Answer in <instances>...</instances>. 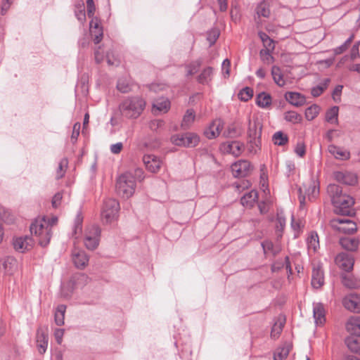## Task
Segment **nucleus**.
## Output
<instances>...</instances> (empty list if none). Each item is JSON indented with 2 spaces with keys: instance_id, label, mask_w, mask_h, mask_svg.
Segmentation results:
<instances>
[{
  "instance_id": "nucleus-11",
  "label": "nucleus",
  "mask_w": 360,
  "mask_h": 360,
  "mask_svg": "<svg viewBox=\"0 0 360 360\" xmlns=\"http://www.w3.org/2000/svg\"><path fill=\"white\" fill-rule=\"evenodd\" d=\"M335 262L340 269L349 272L353 269L354 258L346 252H340L335 257Z\"/></svg>"
},
{
  "instance_id": "nucleus-12",
  "label": "nucleus",
  "mask_w": 360,
  "mask_h": 360,
  "mask_svg": "<svg viewBox=\"0 0 360 360\" xmlns=\"http://www.w3.org/2000/svg\"><path fill=\"white\" fill-rule=\"evenodd\" d=\"M243 144L238 141H229L223 143L220 146L221 152L231 154L235 157L239 156L243 151Z\"/></svg>"
},
{
  "instance_id": "nucleus-37",
  "label": "nucleus",
  "mask_w": 360,
  "mask_h": 360,
  "mask_svg": "<svg viewBox=\"0 0 360 360\" xmlns=\"http://www.w3.org/2000/svg\"><path fill=\"white\" fill-rule=\"evenodd\" d=\"M66 311V306L64 304H60L58 306L55 314V323L56 325L61 326L65 323V314Z\"/></svg>"
},
{
  "instance_id": "nucleus-58",
  "label": "nucleus",
  "mask_w": 360,
  "mask_h": 360,
  "mask_svg": "<svg viewBox=\"0 0 360 360\" xmlns=\"http://www.w3.org/2000/svg\"><path fill=\"white\" fill-rule=\"evenodd\" d=\"M117 89L122 93H127L130 91V87L124 79H120L118 80L117 84Z\"/></svg>"
},
{
  "instance_id": "nucleus-4",
  "label": "nucleus",
  "mask_w": 360,
  "mask_h": 360,
  "mask_svg": "<svg viewBox=\"0 0 360 360\" xmlns=\"http://www.w3.org/2000/svg\"><path fill=\"white\" fill-rule=\"evenodd\" d=\"M136 188L135 177L129 172L120 175L116 181V192L124 198L133 195Z\"/></svg>"
},
{
  "instance_id": "nucleus-18",
  "label": "nucleus",
  "mask_w": 360,
  "mask_h": 360,
  "mask_svg": "<svg viewBox=\"0 0 360 360\" xmlns=\"http://www.w3.org/2000/svg\"><path fill=\"white\" fill-rule=\"evenodd\" d=\"M72 260L77 268L84 269L88 264L89 257L84 250L74 249Z\"/></svg>"
},
{
  "instance_id": "nucleus-30",
  "label": "nucleus",
  "mask_w": 360,
  "mask_h": 360,
  "mask_svg": "<svg viewBox=\"0 0 360 360\" xmlns=\"http://www.w3.org/2000/svg\"><path fill=\"white\" fill-rule=\"evenodd\" d=\"M258 198V193L255 190H252L251 191L245 193L241 198V204L243 206H246L248 207H251L254 205V204L257 202Z\"/></svg>"
},
{
  "instance_id": "nucleus-2",
  "label": "nucleus",
  "mask_w": 360,
  "mask_h": 360,
  "mask_svg": "<svg viewBox=\"0 0 360 360\" xmlns=\"http://www.w3.org/2000/svg\"><path fill=\"white\" fill-rule=\"evenodd\" d=\"M32 235L37 238L39 245L41 247L47 246L52 236L51 224L46 221V217L36 219L30 227Z\"/></svg>"
},
{
  "instance_id": "nucleus-31",
  "label": "nucleus",
  "mask_w": 360,
  "mask_h": 360,
  "mask_svg": "<svg viewBox=\"0 0 360 360\" xmlns=\"http://www.w3.org/2000/svg\"><path fill=\"white\" fill-rule=\"evenodd\" d=\"M271 75L274 82L279 86H283L285 85L286 82L284 78V75L281 70V69L276 66L274 65L271 68Z\"/></svg>"
},
{
  "instance_id": "nucleus-10",
  "label": "nucleus",
  "mask_w": 360,
  "mask_h": 360,
  "mask_svg": "<svg viewBox=\"0 0 360 360\" xmlns=\"http://www.w3.org/2000/svg\"><path fill=\"white\" fill-rule=\"evenodd\" d=\"M333 226L338 231L350 234L354 233L356 229V224L352 220L345 218H337L333 220Z\"/></svg>"
},
{
  "instance_id": "nucleus-53",
  "label": "nucleus",
  "mask_w": 360,
  "mask_h": 360,
  "mask_svg": "<svg viewBox=\"0 0 360 360\" xmlns=\"http://www.w3.org/2000/svg\"><path fill=\"white\" fill-rule=\"evenodd\" d=\"M186 133L181 135H174L171 137V141L173 144L178 146H184L185 147V141H186Z\"/></svg>"
},
{
  "instance_id": "nucleus-33",
  "label": "nucleus",
  "mask_w": 360,
  "mask_h": 360,
  "mask_svg": "<svg viewBox=\"0 0 360 360\" xmlns=\"http://www.w3.org/2000/svg\"><path fill=\"white\" fill-rule=\"evenodd\" d=\"M262 246L264 254L271 253L273 255H276L281 251V247L279 244L274 245L270 240H264L262 243Z\"/></svg>"
},
{
  "instance_id": "nucleus-8",
  "label": "nucleus",
  "mask_w": 360,
  "mask_h": 360,
  "mask_svg": "<svg viewBox=\"0 0 360 360\" xmlns=\"http://www.w3.org/2000/svg\"><path fill=\"white\" fill-rule=\"evenodd\" d=\"M89 277L84 274H78L72 277L67 285L61 286V296L64 298H69L73 291V286H83L89 281Z\"/></svg>"
},
{
  "instance_id": "nucleus-29",
  "label": "nucleus",
  "mask_w": 360,
  "mask_h": 360,
  "mask_svg": "<svg viewBox=\"0 0 360 360\" xmlns=\"http://www.w3.org/2000/svg\"><path fill=\"white\" fill-rule=\"evenodd\" d=\"M286 100L295 106H302L305 103V97L300 93L288 92L285 94Z\"/></svg>"
},
{
  "instance_id": "nucleus-17",
  "label": "nucleus",
  "mask_w": 360,
  "mask_h": 360,
  "mask_svg": "<svg viewBox=\"0 0 360 360\" xmlns=\"http://www.w3.org/2000/svg\"><path fill=\"white\" fill-rule=\"evenodd\" d=\"M334 177L337 181L348 186H354L358 181L356 174L350 172H336Z\"/></svg>"
},
{
  "instance_id": "nucleus-39",
  "label": "nucleus",
  "mask_w": 360,
  "mask_h": 360,
  "mask_svg": "<svg viewBox=\"0 0 360 360\" xmlns=\"http://www.w3.org/2000/svg\"><path fill=\"white\" fill-rule=\"evenodd\" d=\"M307 247L309 251L315 252L319 248V240L316 232H311L307 240Z\"/></svg>"
},
{
  "instance_id": "nucleus-1",
  "label": "nucleus",
  "mask_w": 360,
  "mask_h": 360,
  "mask_svg": "<svg viewBox=\"0 0 360 360\" xmlns=\"http://www.w3.org/2000/svg\"><path fill=\"white\" fill-rule=\"evenodd\" d=\"M327 191L330 196L333 205L338 213L342 215H349L351 207L354 204V200L350 195L343 194L342 188L336 184H330Z\"/></svg>"
},
{
  "instance_id": "nucleus-60",
  "label": "nucleus",
  "mask_w": 360,
  "mask_h": 360,
  "mask_svg": "<svg viewBox=\"0 0 360 360\" xmlns=\"http://www.w3.org/2000/svg\"><path fill=\"white\" fill-rule=\"evenodd\" d=\"M64 333L65 330L62 328H56L54 331V337L58 345H60L63 342Z\"/></svg>"
},
{
  "instance_id": "nucleus-5",
  "label": "nucleus",
  "mask_w": 360,
  "mask_h": 360,
  "mask_svg": "<svg viewBox=\"0 0 360 360\" xmlns=\"http://www.w3.org/2000/svg\"><path fill=\"white\" fill-rule=\"evenodd\" d=\"M262 135V125L257 119L249 120L248 136L250 138L249 150L256 153L260 148Z\"/></svg>"
},
{
  "instance_id": "nucleus-3",
  "label": "nucleus",
  "mask_w": 360,
  "mask_h": 360,
  "mask_svg": "<svg viewBox=\"0 0 360 360\" xmlns=\"http://www.w3.org/2000/svg\"><path fill=\"white\" fill-rule=\"evenodd\" d=\"M146 106V101L141 97H129L120 105L122 115L127 118L136 119L140 116Z\"/></svg>"
},
{
  "instance_id": "nucleus-15",
  "label": "nucleus",
  "mask_w": 360,
  "mask_h": 360,
  "mask_svg": "<svg viewBox=\"0 0 360 360\" xmlns=\"http://www.w3.org/2000/svg\"><path fill=\"white\" fill-rule=\"evenodd\" d=\"M33 245V240L29 236L18 237L13 240L14 249L20 252H25L31 250Z\"/></svg>"
},
{
  "instance_id": "nucleus-56",
  "label": "nucleus",
  "mask_w": 360,
  "mask_h": 360,
  "mask_svg": "<svg viewBox=\"0 0 360 360\" xmlns=\"http://www.w3.org/2000/svg\"><path fill=\"white\" fill-rule=\"evenodd\" d=\"M83 221V217L80 213L77 214L75 219V224L73 228V232L75 235L79 233L82 231V225Z\"/></svg>"
},
{
  "instance_id": "nucleus-50",
  "label": "nucleus",
  "mask_w": 360,
  "mask_h": 360,
  "mask_svg": "<svg viewBox=\"0 0 360 360\" xmlns=\"http://www.w3.org/2000/svg\"><path fill=\"white\" fill-rule=\"evenodd\" d=\"M238 98L242 101H248L253 96V90L250 87H245L238 94Z\"/></svg>"
},
{
  "instance_id": "nucleus-63",
  "label": "nucleus",
  "mask_w": 360,
  "mask_h": 360,
  "mask_svg": "<svg viewBox=\"0 0 360 360\" xmlns=\"http://www.w3.org/2000/svg\"><path fill=\"white\" fill-rule=\"evenodd\" d=\"M62 198H63V195H62L61 193L58 192V193H56L54 195V196L53 197V199L51 201L52 206L54 208H57L60 205Z\"/></svg>"
},
{
  "instance_id": "nucleus-45",
  "label": "nucleus",
  "mask_w": 360,
  "mask_h": 360,
  "mask_svg": "<svg viewBox=\"0 0 360 360\" xmlns=\"http://www.w3.org/2000/svg\"><path fill=\"white\" fill-rule=\"evenodd\" d=\"M345 343L349 348L353 352L357 353L360 348V340L356 339L352 336H349L346 338Z\"/></svg>"
},
{
  "instance_id": "nucleus-44",
  "label": "nucleus",
  "mask_w": 360,
  "mask_h": 360,
  "mask_svg": "<svg viewBox=\"0 0 360 360\" xmlns=\"http://www.w3.org/2000/svg\"><path fill=\"white\" fill-rule=\"evenodd\" d=\"M165 121L160 119H155L150 120L148 126L149 129L155 133H160L165 128Z\"/></svg>"
},
{
  "instance_id": "nucleus-22",
  "label": "nucleus",
  "mask_w": 360,
  "mask_h": 360,
  "mask_svg": "<svg viewBox=\"0 0 360 360\" xmlns=\"http://www.w3.org/2000/svg\"><path fill=\"white\" fill-rule=\"evenodd\" d=\"M341 247L350 252H356L359 246V240L353 237H342L339 241Z\"/></svg>"
},
{
  "instance_id": "nucleus-43",
  "label": "nucleus",
  "mask_w": 360,
  "mask_h": 360,
  "mask_svg": "<svg viewBox=\"0 0 360 360\" xmlns=\"http://www.w3.org/2000/svg\"><path fill=\"white\" fill-rule=\"evenodd\" d=\"M272 141L275 145L284 146L288 141V136L281 131H276L272 136Z\"/></svg>"
},
{
  "instance_id": "nucleus-59",
  "label": "nucleus",
  "mask_w": 360,
  "mask_h": 360,
  "mask_svg": "<svg viewBox=\"0 0 360 360\" xmlns=\"http://www.w3.org/2000/svg\"><path fill=\"white\" fill-rule=\"evenodd\" d=\"M305 145L303 142H298L295 146V152L300 156L303 157L305 154Z\"/></svg>"
},
{
  "instance_id": "nucleus-38",
  "label": "nucleus",
  "mask_w": 360,
  "mask_h": 360,
  "mask_svg": "<svg viewBox=\"0 0 360 360\" xmlns=\"http://www.w3.org/2000/svg\"><path fill=\"white\" fill-rule=\"evenodd\" d=\"M241 128L236 124H229L223 133V136L225 137H237L241 134Z\"/></svg>"
},
{
  "instance_id": "nucleus-47",
  "label": "nucleus",
  "mask_w": 360,
  "mask_h": 360,
  "mask_svg": "<svg viewBox=\"0 0 360 360\" xmlns=\"http://www.w3.org/2000/svg\"><path fill=\"white\" fill-rule=\"evenodd\" d=\"M320 107L318 105H312L305 110V117L308 120H314L319 113Z\"/></svg>"
},
{
  "instance_id": "nucleus-40",
  "label": "nucleus",
  "mask_w": 360,
  "mask_h": 360,
  "mask_svg": "<svg viewBox=\"0 0 360 360\" xmlns=\"http://www.w3.org/2000/svg\"><path fill=\"white\" fill-rule=\"evenodd\" d=\"M195 120L194 111L191 109L187 110L186 114L183 117V120L181 127L183 129L188 128Z\"/></svg>"
},
{
  "instance_id": "nucleus-55",
  "label": "nucleus",
  "mask_w": 360,
  "mask_h": 360,
  "mask_svg": "<svg viewBox=\"0 0 360 360\" xmlns=\"http://www.w3.org/2000/svg\"><path fill=\"white\" fill-rule=\"evenodd\" d=\"M270 50L262 49L260 51V57L262 60L266 64H270L274 61V57L271 54Z\"/></svg>"
},
{
  "instance_id": "nucleus-42",
  "label": "nucleus",
  "mask_w": 360,
  "mask_h": 360,
  "mask_svg": "<svg viewBox=\"0 0 360 360\" xmlns=\"http://www.w3.org/2000/svg\"><path fill=\"white\" fill-rule=\"evenodd\" d=\"M256 13L258 18H269L270 15L269 6L266 1H262L256 8Z\"/></svg>"
},
{
  "instance_id": "nucleus-13",
  "label": "nucleus",
  "mask_w": 360,
  "mask_h": 360,
  "mask_svg": "<svg viewBox=\"0 0 360 360\" xmlns=\"http://www.w3.org/2000/svg\"><path fill=\"white\" fill-rule=\"evenodd\" d=\"M343 306L349 311L360 313V295L351 293L343 298Z\"/></svg>"
},
{
  "instance_id": "nucleus-24",
  "label": "nucleus",
  "mask_w": 360,
  "mask_h": 360,
  "mask_svg": "<svg viewBox=\"0 0 360 360\" xmlns=\"http://www.w3.org/2000/svg\"><path fill=\"white\" fill-rule=\"evenodd\" d=\"M324 283L323 271L320 266L314 267L311 275V285L314 288L319 289Z\"/></svg>"
},
{
  "instance_id": "nucleus-54",
  "label": "nucleus",
  "mask_w": 360,
  "mask_h": 360,
  "mask_svg": "<svg viewBox=\"0 0 360 360\" xmlns=\"http://www.w3.org/2000/svg\"><path fill=\"white\" fill-rule=\"evenodd\" d=\"M214 75V70L211 67L204 68V85L210 86Z\"/></svg>"
},
{
  "instance_id": "nucleus-6",
  "label": "nucleus",
  "mask_w": 360,
  "mask_h": 360,
  "mask_svg": "<svg viewBox=\"0 0 360 360\" xmlns=\"http://www.w3.org/2000/svg\"><path fill=\"white\" fill-rule=\"evenodd\" d=\"M319 194V187L318 184L314 181H310L307 184H304L303 187L299 188V200L300 207H303L306 203V198L309 201L314 200Z\"/></svg>"
},
{
  "instance_id": "nucleus-46",
  "label": "nucleus",
  "mask_w": 360,
  "mask_h": 360,
  "mask_svg": "<svg viewBox=\"0 0 360 360\" xmlns=\"http://www.w3.org/2000/svg\"><path fill=\"white\" fill-rule=\"evenodd\" d=\"M284 119L292 124H297L301 122L302 116L295 111H288L284 114Z\"/></svg>"
},
{
  "instance_id": "nucleus-36",
  "label": "nucleus",
  "mask_w": 360,
  "mask_h": 360,
  "mask_svg": "<svg viewBox=\"0 0 360 360\" xmlns=\"http://www.w3.org/2000/svg\"><path fill=\"white\" fill-rule=\"evenodd\" d=\"M285 322V319L283 316L278 317L277 321L275 322L274 324L271 332V336L274 339H276L278 338L279 335L281 333L284 324Z\"/></svg>"
},
{
  "instance_id": "nucleus-14",
  "label": "nucleus",
  "mask_w": 360,
  "mask_h": 360,
  "mask_svg": "<svg viewBox=\"0 0 360 360\" xmlns=\"http://www.w3.org/2000/svg\"><path fill=\"white\" fill-rule=\"evenodd\" d=\"M143 162L146 169L151 173H157L162 164L160 158L153 154L145 155L143 157Z\"/></svg>"
},
{
  "instance_id": "nucleus-25",
  "label": "nucleus",
  "mask_w": 360,
  "mask_h": 360,
  "mask_svg": "<svg viewBox=\"0 0 360 360\" xmlns=\"http://www.w3.org/2000/svg\"><path fill=\"white\" fill-rule=\"evenodd\" d=\"M346 329L352 335L360 337V316H352L347 322Z\"/></svg>"
},
{
  "instance_id": "nucleus-7",
  "label": "nucleus",
  "mask_w": 360,
  "mask_h": 360,
  "mask_svg": "<svg viewBox=\"0 0 360 360\" xmlns=\"http://www.w3.org/2000/svg\"><path fill=\"white\" fill-rule=\"evenodd\" d=\"M120 210V204L118 201L113 198L106 199L103 202L101 210L102 220L110 224L117 219Z\"/></svg>"
},
{
  "instance_id": "nucleus-21",
  "label": "nucleus",
  "mask_w": 360,
  "mask_h": 360,
  "mask_svg": "<svg viewBox=\"0 0 360 360\" xmlns=\"http://www.w3.org/2000/svg\"><path fill=\"white\" fill-rule=\"evenodd\" d=\"M223 128V123L220 120L213 121L207 127L206 131H204V135L210 139L217 138Z\"/></svg>"
},
{
  "instance_id": "nucleus-41",
  "label": "nucleus",
  "mask_w": 360,
  "mask_h": 360,
  "mask_svg": "<svg viewBox=\"0 0 360 360\" xmlns=\"http://www.w3.org/2000/svg\"><path fill=\"white\" fill-rule=\"evenodd\" d=\"M338 111L339 108L338 106H333L330 108L326 114V120L328 122L331 124L338 123Z\"/></svg>"
},
{
  "instance_id": "nucleus-52",
  "label": "nucleus",
  "mask_w": 360,
  "mask_h": 360,
  "mask_svg": "<svg viewBox=\"0 0 360 360\" xmlns=\"http://www.w3.org/2000/svg\"><path fill=\"white\" fill-rule=\"evenodd\" d=\"M285 226V218L283 215V212H280L277 213L276 220V229L277 232H282Z\"/></svg>"
},
{
  "instance_id": "nucleus-26",
  "label": "nucleus",
  "mask_w": 360,
  "mask_h": 360,
  "mask_svg": "<svg viewBox=\"0 0 360 360\" xmlns=\"http://www.w3.org/2000/svg\"><path fill=\"white\" fill-rule=\"evenodd\" d=\"M341 279L343 285L347 288L355 289L360 288V279L352 274H342Z\"/></svg>"
},
{
  "instance_id": "nucleus-28",
  "label": "nucleus",
  "mask_w": 360,
  "mask_h": 360,
  "mask_svg": "<svg viewBox=\"0 0 360 360\" xmlns=\"http://www.w3.org/2000/svg\"><path fill=\"white\" fill-rule=\"evenodd\" d=\"M36 339L39 353H45L48 346V335L41 330H37Z\"/></svg>"
},
{
  "instance_id": "nucleus-9",
  "label": "nucleus",
  "mask_w": 360,
  "mask_h": 360,
  "mask_svg": "<svg viewBox=\"0 0 360 360\" xmlns=\"http://www.w3.org/2000/svg\"><path fill=\"white\" fill-rule=\"evenodd\" d=\"M101 236V229L97 225L89 226L85 233L84 245L88 250H95L98 244Z\"/></svg>"
},
{
  "instance_id": "nucleus-64",
  "label": "nucleus",
  "mask_w": 360,
  "mask_h": 360,
  "mask_svg": "<svg viewBox=\"0 0 360 360\" xmlns=\"http://www.w3.org/2000/svg\"><path fill=\"white\" fill-rule=\"evenodd\" d=\"M123 148V144L121 142L112 144L110 146V152L113 154H119Z\"/></svg>"
},
{
  "instance_id": "nucleus-27",
  "label": "nucleus",
  "mask_w": 360,
  "mask_h": 360,
  "mask_svg": "<svg viewBox=\"0 0 360 360\" xmlns=\"http://www.w3.org/2000/svg\"><path fill=\"white\" fill-rule=\"evenodd\" d=\"M91 18L92 19L90 22V32L94 33L96 32V31H97L98 34H96V37L94 39V42L95 44H98L103 39V28L100 25L99 20L97 18H94V16Z\"/></svg>"
},
{
  "instance_id": "nucleus-20",
  "label": "nucleus",
  "mask_w": 360,
  "mask_h": 360,
  "mask_svg": "<svg viewBox=\"0 0 360 360\" xmlns=\"http://www.w3.org/2000/svg\"><path fill=\"white\" fill-rule=\"evenodd\" d=\"M313 316L316 326H322L326 321V310L320 302L313 304Z\"/></svg>"
},
{
  "instance_id": "nucleus-16",
  "label": "nucleus",
  "mask_w": 360,
  "mask_h": 360,
  "mask_svg": "<svg viewBox=\"0 0 360 360\" xmlns=\"http://www.w3.org/2000/svg\"><path fill=\"white\" fill-rule=\"evenodd\" d=\"M250 163L247 160H239L233 163L231 167V172L235 177H243L250 170Z\"/></svg>"
},
{
  "instance_id": "nucleus-57",
  "label": "nucleus",
  "mask_w": 360,
  "mask_h": 360,
  "mask_svg": "<svg viewBox=\"0 0 360 360\" xmlns=\"http://www.w3.org/2000/svg\"><path fill=\"white\" fill-rule=\"evenodd\" d=\"M230 68L231 61L228 58H226L221 64V72L225 78H228L230 76Z\"/></svg>"
},
{
  "instance_id": "nucleus-61",
  "label": "nucleus",
  "mask_w": 360,
  "mask_h": 360,
  "mask_svg": "<svg viewBox=\"0 0 360 360\" xmlns=\"http://www.w3.org/2000/svg\"><path fill=\"white\" fill-rule=\"evenodd\" d=\"M87 15L89 17H93L96 10L93 0H86Z\"/></svg>"
},
{
  "instance_id": "nucleus-51",
  "label": "nucleus",
  "mask_w": 360,
  "mask_h": 360,
  "mask_svg": "<svg viewBox=\"0 0 360 360\" xmlns=\"http://www.w3.org/2000/svg\"><path fill=\"white\" fill-rule=\"evenodd\" d=\"M68 159L63 158L62 160H60V161L58 164L57 172H56L57 179H60L65 175L66 169L68 167Z\"/></svg>"
},
{
  "instance_id": "nucleus-48",
  "label": "nucleus",
  "mask_w": 360,
  "mask_h": 360,
  "mask_svg": "<svg viewBox=\"0 0 360 360\" xmlns=\"http://www.w3.org/2000/svg\"><path fill=\"white\" fill-rule=\"evenodd\" d=\"M185 147H194L199 142L200 138L193 133H186Z\"/></svg>"
},
{
  "instance_id": "nucleus-62",
  "label": "nucleus",
  "mask_w": 360,
  "mask_h": 360,
  "mask_svg": "<svg viewBox=\"0 0 360 360\" xmlns=\"http://www.w3.org/2000/svg\"><path fill=\"white\" fill-rule=\"evenodd\" d=\"M79 130H80V124L79 122H77L74 124L73 129H72V133L71 136V139L72 141L75 142L77 140V138L79 135Z\"/></svg>"
},
{
  "instance_id": "nucleus-35",
  "label": "nucleus",
  "mask_w": 360,
  "mask_h": 360,
  "mask_svg": "<svg viewBox=\"0 0 360 360\" xmlns=\"http://www.w3.org/2000/svg\"><path fill=\"white\" fill-rule=\"evenodd\" d=\"M220 36V30L217 26H214L206 32V41L211 46L215 44Z\"/></svg>"
},
{
  "instance_id": "nucleus-32",
  "label": "nucleus",
  "mask_w": 360,
  "mask_h": 360,
  "mask_svg": "<svg viewBox=\"0 0 360 360\" xmlns=\"http://www.w3.org/2000/svg\"><path fill=\"white\" fill-rule=\"evenodd\" d=\"M292 348L290 343H285L283 346L278 347L274 355V360H285L289 354Z\"/></svg>"
},
{
  "instance_id": "nucleus-34",
  "label": "nucleus",
  "mask_w": 360,
  "mask_h": 360,
  "mask_svg": "<svg viewBox=\"0 0 360 360\" xmlns=\"http://www.w3.org/2000/svg\"><path fill=\"white\" fill-rule=\"evenodd\" d=\"M272 98L269 94L262 92L257 96L256 103L262 108H266L271 104Z\"/></svg>"
},
{
  "instance_id": "nucleus-19",
  "label": "nucleus",
  "mask_w": 360,
  "mask_h": 360,
  "mask_svg": "<svg viewBox=\"0 0 360 360\" xmlns=\"http://www.w3.org/2000/svg\"><path fill=\"white\" fill-rule=\"evenodd\" d=\"M171 107V103L167 98L160 97L155 99L153 103V112L156 114L167 112Z\"/></svg>"
},
{
  "instance_id": "nucleus-23",
  "label": "nucleus",
  "mask_w": 360,
  "mask_h": 360,
  "mask_svg": "<svg viewBox=\"0 0 360 360\" xmlns=\"http://www.w3.org/2000/svg\"><path fill=\"white\" fill-rule=\"evenodd\" d=\"M328 150L337 160H347L350 158L349 151L337 146H328Z\"/></svg>"
},
{
  "instance_id": "nucleus-49",
  "label": "nucleus",
  "mask_w": 360,
  "mask_h": 360,
  "mask_svg": "<svg viewBox=\"0 0 360 360\" xmlns=\"http://www.w3.org/2000/svg\"><path fill=\"white\" fill-rule=\"evenodd\" d=\"M329 82H330V79H326L323 81V84L313 87L311 91V95L314 97H317V96H320L323 93V91L327 88Z\"/></svg>"
}]
</instances>
